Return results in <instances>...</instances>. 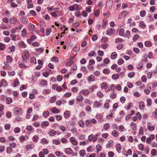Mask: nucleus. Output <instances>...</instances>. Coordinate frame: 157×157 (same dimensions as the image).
Here are the masks:
<instances>
[{
    "label": "nucleus",
    "mask_w": 157,
    "mask_h": 157,
    "mask_svg": "<svg viewBox=\"0 0 157 157\" xmlns=\"http://www.w3.org/2000/svg\"><path fill=\"white\" fill-rule=\"evenodd\" d=\"M145 45L147 47H150L152 45V43L150 41H147L145 42Z\"/></svg>",
    "instance_id": "33"
},
{
    "label": "nucleus",
    "mask_w": 157,
    "mask_h": 157,
    "mask_svg": "<svg viewBox=\"0 0 157 157\" xmlns=\"http://www.w3.org/2000/svg\"><path fill=\"white\" fill-rule=\"evenodd\" d=\"M49 123L48 121H45L41 124V126L42 128H45L49 125Z\"/></svg>",
    "instance_id": "7"
},
{
    "label": "nucleus",
    "mask_w": 157,
    "mask_h": 157,
    "mask_svg": "<svg viewBox=\"0 0 157 157\" xmlns=\"http://www.w3.org/2000/svg\"><path fill=\"white\" fill-rule=\"evenodd\" d=\"M52 142L54 144L56 145L59 144L61 143L60 141L57 139L53 140Z\"/></svg>",
    "instance_id": "31"
},
{
    "label": "nucleus",
    "mask_w": 157,
    "mask_h": 157,
    "mask_svg": "<svg viewBox=\"0 0 157 157\" xmlns=\"http://www.w3.org/2000/svg\"><path fill=\"white\" fill-rule=\"evenodd\" d=\"M25 137L23 135H22L21 136L19 137V140L20 142H23L25 140Z\"/></svg>",
    "instance_id": "54"
},
{
    "label": "nucleus",
    "mask_w": 157,
    "mask_h": 157,
    "mask_svg": "<svg viewBox=\"0 0 157 157\" xmlns=\"http://www.w3.org/2000/svg\"><path fill=\"white\" fill-rule=\"evenodd\" d=\"M19 45L22 48H25L26 47V45L23 41H21L18 43Z\"/></svg>",
    "instance_id": "27"
},
{
    "label": "nucleus",
    "mask_w": 157,
    "mask_h": 157,
    "mask_svg": "<svg viewBox=\"0 0 157 157\" xmlns=\"http://www.w3.org/2000/svg\"><path fill=\"white\" fill-rule=\"evenodd\" d=\"M79 154L81 156L83 157L86 155V152L83 150H81L80 151Z\"/></svg>",
    "instance_id": "20"
},
{
    "label": "nucleus",
    "mask_w": 157,
    "mask_h": 157,
    "mask_svg": "<svg viewBox=\"0 0 157 157\" xmlns=\"http://www.w3.org/2000/svg\"><path fill=\"white\" fill-rule=\"evenodd\" d=\"M20 128L18 127L15 128L14 130V132L15 133H18L20 132Z\"/></svg>",
    "instance_id": "57"
},
{
    "label": "nucleus",
    "mask_w": 157,
    "mask_h": 157,
    "mask_svg": "<svg viewBox=\"0 0 157 157\" xmlns=\"http://www.w3.org/2000/svg\"><path fill=\"white\" fill-rule=\"evenodd\" d=\"M56 132L53 129H52L48 132V134L51 136H53L55 135L56 133Z\"/></svg>",
    "instance_id": "17"
},
{
    "label": "nucleus",
    "mask_w": 157,
    "mask_h": 157,
    "mask_svg": "<svg viewBox=\"0 0 157 157\" xmlns=\"http://www.w3.org/2000/svg\"><path fill=\"white\" fill-rule=\"evenodd\" d=\"M70 141L71 144L74 145H77L78 144L77 141L75 138L73 137H72L70 138Z\"/></svg>",
    "instance_id": "5"
},
{
    "label": "nucleus",
    "mask_w": 157,
    "mask_h": 157,
    "mask_svg": "<svg viewBox=\"0 0 157 157\" xmlns=\"http://www.w3.org/2000/svg\"><path fill=\"white\" fill-rule=\"evenodd\" d=\"M30 62L32 64H35L36 63V58L33 57L31 59Z\"/></svg>",
    "instance_id": "53"
},
{
    "label": "nucleus",
    "mask_w": 157,
    "mask_h": 157,
    "mask_svg": "<svg viewBox=\"0 0 157 157\" xmlns=\"http://www.w3.org/2000/svg\"><path fill=\"white\" fill-rule=\"evenodd\" d=\"M151 124L150 122H148L147 123V128L150 131H152L154 130L155 128L153 126H151L150 125V124Z\"/></svg>",
    "instance_id": "12"
},
{
    "label": "nucleus",
    "mask_w": 157,
    "mask_h": 157,
    "mask_svg": "<svg viewBox=\"0 0 157 157\" xmlns=\"http://www.w3.org/2000/svg\"><path fill=\"white\" fill-rule=\"evenodd\" d=\"M6 102L7 104H9L13 102V100L11 98L8 97L6 99Z\"/></svg>",
    "instance_id": "14"
},
{
    "label": "nucleus",
    "mask_w": 157,
    "mask_h": 157,
    "mask_svg": "<svg viewBox=\"0 0 157 157\" xmlns=\"http://www.w3.org/2000/svg\"><path fill=\"white\" fill-rule=\"evenodd\" d=\"M124 34V29H121L119 32V34L120 35L122 36Z\"/></svg>",
    "instance_id": "47"
},
{
    "label": "nucleus",
    "mask_w": 157,
    "mask_h": 157,
    "mask_svg": "<svg viewBox=\"0 0 157 157\" xmlns=\"http://www.w3.org/2000/svg\"><path fill=\"white\" fill-rule=\"evenodd\" d=\"M39 139L38 137L36 135L34 136L33 138V140L34 142H37Z\"/></svg>",
    "instance_id": "44"
},
{
    "label": "nucleus",
    "mask_w": 157,
    "mask_h": 157,
    "mask_svg": "<svg viewBox=\"0 0 157 157\" xmlns=\"http://www.w3.org/2000/svg\"><path fill=\"white\" fill-rule=\"evenodd\" d=\"M21 113V109L19 108H16L15 110L14 114L16 115L20 114Z\"/></svg>",
    "instance_id": "9"
},
{
    "label": "nucleus",
    "mask_w": 157,
    "mask_h": 157,
    "mask_svg": "<svg viewBox=\"0 0 157 157\" xmlns=\"http://www.w3.org/2000/svg\"><path fill=\"white\" fill-rule=\"evenodd\" d=\"M29 56V51L28 50H25L21 54L23 61L24 62H27Z\"/></svg>",
    "instance_id": "1"
},
{
    "label": "nucleus",
    "mask_w": 157,
    "mask_h": 157,
    "mask_svg": "<svg viewBox=\"0 0 157 157\" xmlns=\"http://www.w3.org/2000/svg\"><path fill=\"white\" fill-rule=\"evenodd\" d=\"M119 133L116 130H113L112 132V135L114 137H117L119 135Z\"/></svg>",
    "instance_id": "22"
},
{
    "label": "nucleus",
    "mask_w": 157,
    "mask_h": 157,
    "mask_svg": "<svg viewBox=\"0 0 157 157\" xmlns=\"http://www.w3.org/2000/svg\"><path fill=\"white\" fill-rule=\"evenodd\" d=\"M95 78L93 75H91L88 77V81H94L95 80Z\"/></svg>",
    "instance_id": "26"
},
{
    "label": "nucleus",
    "mask_w": 157,
    "mask_h": 157,
    "mask_svg": "<svg viewBox=\"0 0 157 157\" xmlns=\"http://www.w3.org/2000/svg\"><path fill=\"white\" fill-rule=\"evenodd\" d=\"M116 149L117 151L119 153H120V151L121 150V146L120 144H117L116 145Z\"/></svg>",
    "instance_id": "15"
},
{
    "label": "nucleus",
    "mask_w": 157,
    "mask_h": 157,
    "mask_svg": "<svg viewBox=\"0 0 157 157\" xmlns=\"http://www.w3.org/2000/svg\"><path fill=\"white\" fill-rule=\"evenodd\" d=\"M55 154L57 156L59 157H60L62 156V155L63 154V153L62 152L58 151L56 152Z\"/></svg>",
    "instance_id": "48"
},
{
    "label": "nucleus",
    "mask_w": 157,
    "mask_h": 157,
    "mask_svg": "<svg viewBox=\"0 0 157 157\" xmlns=\"http://www.w3.org/2000/svg\"><path fill=\"white\" fill-rule=\"evenodd\" d=\"M10 147L14 148L16 145V144L15 142H12L10 143L9 144Z\"/></svg>",
    "instance_id": "63"
},
{
    "label": "nucleus",
    "mask_w": 157,
    "mask_h": 157,
    "mask_svg": "<svg viewBox=\"0 0 157 157\" xmlns=\"http://www.w3.org/2000/svg\"><path fill=\"white\" fill-rule=\"evenodd\" d=\"M47 81L46 80H43L40 83V84L42 86H44L47 85Z\"/></svg>",
    "instance_id": "52"
},
{
    "label": "nucleus",
    "mask_w": 157,
    "mask_h": 157,
    "mask_svg": "<svg viewBox=\"0 0 157 157\" xmlns=\"http://www.w3.org/2000/svg\"><path fill=\"white\" fill-rule=\"evenodd\" d=\"M41 143L42 144H48V141L45 138H43L41 140Z\"/></svg>",
    "instance_id": "38"
},
{
    "label": "nucleus",
    "mask_w": 157,
    "mask_h": 157,
    "mask_svg": "<svg viewBox=\"0 0 157 157\" xmlns=\"http://www.w3.org/2000/svg\"><path fill=\"white\" fill-rule=\"evenodd\" d=\"M19 85V82L18 79L17 78H16L13 83L12 84V85L13 87H16V86Z\"/></svg>",
    "instance_id": "10"
},
{
    "label": "nucleus",
    "mask_w": 157,
    "mask_h": 157,
    "mask_svg": "<svg viewBox=\"0 0 157 157\" xmlns=\"http://www.w3.org/2000/svg\"><path fill=\"white\" fill-rule=\"evenodd\" d=\"M117 57V54L116 52H113L111 54V58L113 59H115Z\"/></svg>",
    "instance_id": "32"
},
{
    "label": "nucleus",
    "mask_w": 157,
    "mask_h": 157,
    "mask_svg": "<svg viewBox=\"0 0 157 157\" xmlns=\"http://www.w3.org/2000/svg\"><path fill=\"white\" fill-rule=\"evenodd\" d=\"M13 61V58L10 56L6 57V61L8 63H11Z\"/></svg>",
    "instance_id": "36"
},
{
    "label": "nucleus",
    "mask_w": 157,
    "mask_h": 157,
    "mask_svg": "<svg viewBox=\"0 0 157 157\" xmlns=\"http://www.w3.org/2000/svg\"><path fill=\"white\" fill-rule=\"evenodd\" d=\"M114 142L113 140H110L106 145V146L109 148L113 146V145Z\"/></svg>",
    "instance_id": "19"
},
{
    "label": "nucleus",
    "mask_w": 157,
    "mask_h": 157,
    "mask_svg": "<svg viewBox=\"0 0 157 157\" xmlns=\"http://www.w3.org/2000/svg\"><path fill=\"white\" fill-rule=\"evenodd\" d=\"M147 105L148 106H151V105L152 101L151 98H148L147 100Z\"/></svg>",
    "instance_id": "43"
},
{
    "label": "nucleus",
    "mask_w": 157,
    "mask_h": 157,
    "mask_svg": "<svg viewBox=\"0 0 157 157\" xmlns=\"http://www.w3.org/2000/svg\"><path fill=\"white\" fill-rule=\"evenodd\" d=\"M83 99V97L81 95H79L77 96L76 98L77 100L79 102H81Z\"/></svg>",
    "instance_id": "18"
},
{
    "label": "nucleus",
    "mask_w": 157,
    "mask_h": 157,
    "mask_svg": "<svg viewBox=\"0 0 157 157\" xmlns=\"http://www.w3.org/2000/svg\"><path fill=\"white\" fill-rule=\"evenodd\" d=\"M49 115V112L48 111L44 112L43 113V115L45 118H46Z\"/></svg>",
    "instance_id": "41"
},
{
    "label": "nucleus",
    "mask_w": 157,
    "mask_h": 157,
    "mask_svg": "<svg viewBox=\"0 0 157 157\" xmlns=\"http://www.w3.org/2000/svg\"><path fill=\"white\" fill-rule=\"evenodd\" d=\"M139 26L140 28L144 29L146 25L143 21H141L139 23Z\"/></svg>",
    "instance_id": "25"
},
{
    "label": "nucleus",
    "mask_w": 157,
    "mask_h": 157,
    "mask_svg": "<svg viewBox=\"0 0 157 157\" xmlns=\"http://www.w3.org/2000/svg\"><path fill=\"white\" fill-rule=\"evenodd\" d=\"M108 87V85L105 82H103L101 84V87L102 89H106Z\"/></svg>",
    "instance_id": "39"
},
{
    "label": "nucleus",
    "mask_w": 157,
    "mask_h": 157,
    "mask_svg": "<svg viewBox=\"0 0 157 157\" xmlns=\"http://www.w3.org/2000/svg\"><path fill=\"white\" fill-rule=\"evenodd\" d=\"M8 73L9 76H14L15 74V72L14 71H9Z\"/></svg>",
    "instance_id": "61"
},
{
    "label": "nucleus",
    "mask_w": 157,
    "mask_h": 157,
    "mask_svg": "<svg viewBox=\"0 0 157 157\" xmlns=\"http://www.w3.org/2000/svg\"><path fill=\"white\" fill-rule=\"evenodd\" d=\"M88 56L90 57H92L93 56H95L96 55V53L94 51H90L88 54Z\"/></svg>",
    "instance_id": "34"
},
{
    "label": "nucleus",
    "mask_w": 157,
    "mask_h": 157,
    "mask_svg": "<svg viewBox=\"0 0 157 157\" xmlns=\"http://www.w3.org/2000/svg\"><path fill=\"white\" fill-rule=\"evenodd\" d=\"M35 147V145L34 144H27L25 145V147L27 151L31 150L33 148Z\"/></svg>",
    "instance_id": "4"
},
{
    "label": "nucleus",
    "mask_w": 157,
    "mask_h": 157,
    "mask_svg": "<svg viewBox=\"0 0 157 157\" xmlns=\"http://www.w3.org/2000/svg\"><path fill=\"white\" fill-rule=\"evenodd\" d=\"M115 32V30L114 29L110 28L106 31V33L107 35L111 36L114 34Z\"/></svg>",
    "instance_id": "3"
},
{
    "label": "nucleus",
    "mask_w": 157,
    "mask_h": 157,
    "mask_svg": "<svg viewBox=\"0 0 157 157\" xmlns=\"http://www.w3.org/2000/svg\"><path fill=\"white\" fill-rule=\"evenodd\" d=\"M39 118V116L36 115H35L33 116V117L32 118V121H35L36 120Z\"/></svg>",
    "instance_id": "64"
},
{
    "label": "nucleus",
    "mask_w": 157,
    "mask_h": 157,
    "mask_svg": "<svg viewBox=\"0 0 157 157\" xmlns=\"http://www.w3.org/2000/svg\"><path fill=\"white\" fill-rule=\"evenodd\" d=\"M6 151L7 153L10 154L13 151V149L10 147H7L6 148Z\"/></svg>",
    "instance_id": "42"
},
{
    "label": "nucleus",
    "mask_w": 157,
    "mask_h": 157,
    "mask_svg": "<svg viewBox=\"0 0 157 157\" xmlns=\"http://www.w3.org/2000/svg\"><path fill=\"white\" fill-rule=\"evenodd\" d=\"M110 60L107 58H105L103 60V63L105 64H108L110 63Z\"/></svg>",
    "instance_id": "60"
},
{
    "label": "nucleus",
    "mask_w": 157,
    "mask_h": 157,
    "mask_svg": "<svg viewBox=\"0 0 157 157\" xmlns=\"http://www.w3.org/2000/svg\"><path fill=\"white\" fill-rule=\"evenodd\" d=\"M97 96L98 97L101 98L103 97V94L100 91H98L97 93Z\"/></svg>",
    "instance_id": "58"
},
{
    "label": "nucleus",
    "mask_w": 157,
    "mask_h": 157,
    "mask_svg": "<svg viewBox=\"0 0 157 157\" xmlns=\"http://www.w3.org/2000/svg\"><path fill=\"white\" fill-rule=\"evenodd\" d=\"M94 150V149L92 146H90L86 148V151L88 152H92Z\"/></svg>",
    "instance_id": "24"
},
{
    "label": "nucleus",
    "mask_w": 157,
    "mask_h": 157,
    "mask_svg": "<svg viewBox=\"0 0 157 157\" xmlns=\"http://www.w3.org/2000/svg\"><path fill=\"white\" fill-rule=\"evenodd\" d=\"M28 19L27 17H22L21 18L20 21L23 24H27L28 23Z\"/></svg>",
    "instance_id": "6"
},
{
    "label": "nucleus",
    "mask_w": 157,
    "mask_h": 157,
    "mask_svg": "<svg viewBox=\"0 0 157 157\" xmlns=\"http://www.w3.org/2000/svg\"><path fill=\"white\" fill-rule=\"evenodd\" d=\"M103 72L105 74H109V71L108 68H105L103 70Z\"/></svg>",
    "instance_id": "55"
},
{
    "label": "nucleus",
    "mask_w": 157,
    "mask_h": 157,
    "mask_svg": "<svg viewBox=\"0 0 157 157\" xmlns=\"http://www.w3.org/2000/svg\"><path fill=\"white\" fill-rule=\"evenodd\" d=\"M117 95V94L116 93L113 92L110 94V97L111 99H114L116 97Z\"/></svg>",
    "instance_id": "37"
},
{
    "label": "nucleus",
    "mask_w": 157,
    "mask_h": 157,
    "mask_svg": "<svg viewBox=\"0 0 157 157\" xmlns=\"http://www.w3.org/2000/svg\"><path fill=\"white\" fill-rule=\"evenodd\" d=\"M151 154L153 156L157 155V150L155 149H153L151 151Z\"/></svg>",
    "instance_id": "29"
},
{
    "label": "nucleus",
    "mask_w": 157,
    "mask_h": 157,
    "mask_svg": "<svg viewBox=\"0 0 157 157\" xmlns=\"http://www.w3.org/2000/svg\"><path fill=\"white\" fill-rule=\"evenodd\" d=\"M35 51L36 52H38L40 53H42L44 51V49L43 48H36L35 50Z\"/></svg>",
    "instance_id": "45"
},
{
    "label": "nucleus",
    "mask_w": 157,
    "mask_h": 157,
    "mask_svg": "<svg viewBox=\"0 0 157 157\" xmlns=\"http://www.w3.org/2000/svg\"><path fill=\"white\" fill-rule=\"evenodd\" d=\"M17 19L14 17H12L10 18V22L11 24H14L17 22Z\"/></svg>",
    "instance_id": "16"
},
{
    "label": "nucleus",
    "mask_w": 157,
    "mask_h": 157,
    "mask_svg": "<svg viewBox=\"0 0 157 157\" xmlns=\"http://www.w3.org/2000/svg\"><path fill=\"white\" fill-rule=\"evenodd\" d=\"M94 108H98L101 106L100 103L98 101H95L94 102Z\"/></svg>",
    "instance_id": "11"
},
{
    "label": "nucleus",
    "mask_w": 157,
    "mask_h": 157,
    "mask_svg": "<svg viewBox=\"0 0 157 157\" xmlns=\"http://www.w3.org/2000/svg\"><path fill=\"white\" fill-rule=\"evenodd\" d=\"M29 27L30 30H33L35 28V25L31 23L29 24Z\"/></svg>",
    "instance_id": "46"
},
{
    "label": "nucleus",
    "mask_w": 157,
    "mask_h": 157,
    "mask_svg": "<svg viewBox=\"0 0 157 157\" xmlns=\"http://www.w3.org/2000/svg\"><path fill=\"white\" fill-rule=\"evenodd\" d=\"M61 141L62 142L63 144H67L68 143V140L65 138L62 137L61 138Z\"/></svg>",
    "instance_id": "40"
},
{
    "label": "nucleus",
    "mask_w": 157,
    "mask_h": 157,
    "mask_svg": "<svg viewBox=\"0 0 157 157\" xmlns=\"http://www.w3.org/2000/svg\"><path fill=\"white\" fill-rule=\"evenodd\" d=\"M79 126L82 127L83 128L85 126V124L84 121L82 120H81L78 122Z\"/></svg>",
    "instance_id": "30"
},
{
    "label": "nucleus",
    "mask_w": 157,
    "mask_h": 157,
    "mask_svg": "<svg viewBox=\"0 0 157 157\" xmlns=\"http://www.w3.org/2000/svg\"><path fill=\"white\" fill-rule=\"evenodd\" d=\"M59 127L60 130L62 131L63 132H64L66 129L65 127L62 125H59Z\"/></svg>",
    "instance_id": "56"
},
{
    "label": "nucleus",
    "mask_w": 157,
    "mask_h": 157,
    "mask_svg": "<svg viewBox=\"0 0 157 157\" xmlns=\"http://www.w3.org/2000/svg\"><path fill=\"white\" fill-rule=\"evenodd\" d=\"M139 107L141 110L144 109L145 108L144 103L143 101H141L139 103Z\"/></svg>",
    "instance_id": "13"
},
{
    "label": "nucleus",
    "mask_w": 157,
    "mask_h": 157,
    "mask_svg": "<svg viewBox=\"0 0 157 157\" xmlns=\"http://www.w3.org/2000/svg\"><path fill=\"white\" fill-rule=\"evenodd\" d=\"M80 93L85 96L88 95L90 93V91L87 89H85L82 91Z\"/></svg>",
    "instance_id": "8"
},
{
    "label": "nucleus",
    "mask_w": 157,
    "mask_h": 157,
    "mask_svg": "<svg viewBox=\"0 0 157 157\" xmlns=\"http://www.w3.org/2000/svg\"><path fill=\"white\" fill-rule=\"evenodd\" d=\"M26 129L27 131L30 132L33 130V128L32 126L28 125L26 127Z\"/></svg>",
    "instance_id": "28"
},
{
    "label": "nucleus",
    "mask_w": 157,
    "mask_h": 157,
    "mask_svg": "<svg viewBox=\"0 0 157 157\" xmlns=\"http://www.w3.org/2000/svg\"><path fill=\"white\" fill-rule=\"evenodd\" d=\"M135 75V73L133 72H132L129 73L128 74V76L130 78H132Z\"/></svg>",
    "instance_id": "62"
},
{
    "label": "nucleus",
    "mask_w": 157,
    "mask_h": 157,
    "mask_svg": "<svg viewBox=\"0 0 157 157\" xmlns=\"http://www.w3.org/2000/svg\"><path fill=\"white\" fill-rule=\"evenodd\" d=\"M21 36L24 37L27 34V31L25 29H24L21 32Z\"/></svg>",
    "instance_id": "51"
},
{
    "label": "nucleus",
    "mask_w": 157,
    "mask_h": 157,
    "mask_svg": "<svg viewBox=\"0 0 157 157\" xmlns=\"http://www.w3.org/2000/svg\"><path fill=\"white\" fill-rule=\"evenodd\" d=\"M10 128V125L9 124H7L4 126L5 129L6 130H9Z\"/></svg>",
    "instance_id": "49"
},
{
    "label": "nucleus",
    "mask_w": 157,
    "mask_h": 157,
    "mask_svg": "<svg viewBox=\"0 0 157 157\" xmlns=\"http://www.w3.org/2000/svg\"><path fill=\"white\" fill-rule=\"evenodd\" d=\"M56 99V97L54 96L51 98L50 101L51 103H52L54 102Z\"/></svg>",
    "instance_id": "59"
},
{
    "label": "nucleus",
    "mask_w": 157,
    "mask_h": 157,
    "mask_svg": "<svg viewBox=\"0 0 157 157\" xmlns=\"http://www.w3.org/2000/svg\"><path fill=\"white\" fill-rule=\"evenodd\" d=\"M52 112L54 114L58 113L59 112V111L58 109L56 108H54L52 109Z\"/></svg>",
    "instance_id": "23"
},
{
    "label": "nucleus",
    "mask_w": 157,
    "mask_h": 157,
    "mask_svg": "<svg viewBox=\"0 0 157 157\" xmlns=\"http://www.w3.org/2000/svg\"><path fill=\"white\" fill-rule=\"evenodd\" d=\"M64 117L66 118H68L70 116V113L68 111H66L63 114Z\"/></svg>",
    "instance_id": "21"
},
{
    "label": "nucleus",
    "mask_w": 157,
    "mask_h": 157,
    "mask_svg": "<svg viewBox=\"0 0 157 157\" xmlns=\"http://www.w3.org/2000/svg\"><path fill=\"white\" fill-rule=\"evenodd\" d=\"M96 149H97V153H98L100 151L102 147L100 144H98L96 146Z\"/></svg>",
    "instance_id": "35"
},
{
    "label": "nucleus",
    "mask_w": 157,
    "mask_h": 157,
    "mask_svg": "<svg viewBox=\"0 0 157 157\" xmlns=\"http://www.w3.org/2000/svg\"><path fill=\"white\" fill-rule=\"evenodd\" d=\"M110 128V125L109 124L106 123L104 125V128L105 130H107Z\"/></svg>",
    "instance_id": "50"
},
{
    "label": "nucleus",
    "mask_w": 157,
    "mask_h": 157,
    "mask_svg": "<svg viewBox=\"0 0 157 157\" xmlns=\"http://www.w3.org/2000/svg\"><path fill=\"white\" fill-rule=\"evenodd\" d=\"M65 152L67 155H71L72 157L74 155L75 156L77 155V153H75L71 148H66L65 150Z\"/></svg>",
    "instance_id": "2"
}]
</instances>
